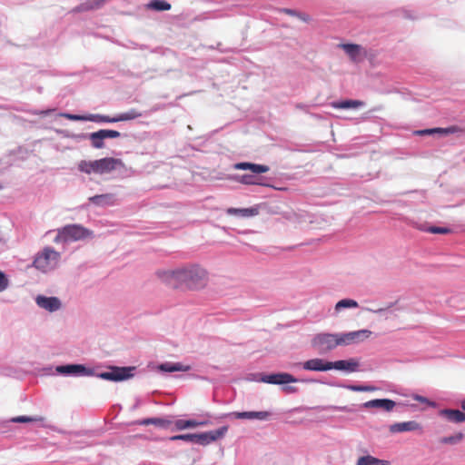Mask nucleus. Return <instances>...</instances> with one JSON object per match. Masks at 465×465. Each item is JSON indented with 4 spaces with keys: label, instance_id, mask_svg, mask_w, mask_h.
<instances>
[{
    "label": "nucleus",
    "instance_id": "obj_1",
    "mask_svg": "<svg viewBox=\"0 0 465 465\" xmlns=\"http://www.w3.org/2000/svg\"><path fill=\"white\" fill-rule=\"evenodd\" d=\"M156 275L163 283L173 289L201 290L208 282L207 272L198 265L177 270H162L158 271Z\"/></svg>",
    "mask_w": 465,
    "mask_h": 465
},
{
    "label": "nucleus",
    "instance_id": "obj_2",
    "mask_svg": "<svg viewBox=\"0 0 465 465\" xmlns=\"http://www.w3.org/2000/svg\"><path fill=\"white\" fill-rule=\"evenodd\" d=\"M124 167L123 161L119 158L104 157L98 160H82L78 163L77 168L85 174H106Z\"/></svg>",
    "mask_w": 465,
    "mask_h": 465
},
{
    "label": "nucleus",
    "instance_id": "obj_3",
    "mask_svg": "<svg viewBox=\"0 0 465 465\" xmlns=\"http://www.w3.org/2000/svg\"><path fill=\"white\" fill-rule=\"evenodd\" d=\"M359 367V363L354 359L348 361L341 360L334 362L326 361L320 358H314L302 363V368L306 371H326L332 369L339 371H355Z\"/></svg>",
    "mask_w": 465,
    "mask_h": 465
},
{
    "label": "nucleus",
    "instance_id": "obj_4",
    "mask_svg": "<svg viewBox=\"0 0 465 465\" xmlns=\"http://www.w3.org/2000/svg\"><path fill=\"white\" fill-rule=\"evenodd\" d=\"M64 118L72 120V121H93V122H103V123H116V122H123V121H129L134 120L142 115L140 112H138L135 109H131L128 112L118 114L115 117H109L106 115H100V114H92L90 116H82L77 114H61Z\"/></svg>",
    "mask_w": 465,
    "mask_h": 465
},
{
    "label": "nucleus",
    "instance_id": "obj_5",
    "mask_svg": "<svg viewBox=\"0 0 465 465\" xmlns=\"http://www.w3.org/2000/svg\"><path fill=\"white\" fill-rule=\"evenodd\" d=\"M312 345L320 353H326L344 344L341 333H318L312 340Z\"/></svg>",
    "mask_w": 465,
    "mask_h": 465
},
{
    "label": "nucleus",
    "instance_id": "obj_6",
    "mask_svg": "<svg viewBox=\"0 0 465 465\" xmlns=\"http://www.w3.org/2000/svg\"><path fill=\"white\" fill-rule=\"evenodd\" d=\"M59 258V252L50 247H46L35 257L34 264L38 270L48 272L56 267Z\"/></svg>",
    "mask_w": 465,
    "mask_h": 465
},
{
    "label": "nucleus",
    "instance_id": "obj_7",
    "mask_svg": "<svg viewBox=\"0 0 465 465\" xmlns=\"http://www.w3.org/2000/svg\"><path fill=\"white\" fill-rule=\"evenodd\" d=\"M91 232L86 228L78 225H66L58 231L55 241L74 242L84 239L91 235Z\"/></svg>",
    "mask_w": 465,
    "mask_h": 465
},
{
    "label": "nucleus",
    "instance_id": "obj_8",
    "mask_svg": "<svg viewBox=\"0 0 465 465\" xmlns=\"http://www.w3.org/2000/svg\"><path fill=\"white\" fill-rule=\"evenodd\" d=\"M135 367H111L109 371L99 374V377L106 381H121L132 378Z\"/></svg>",
    "mask_w": 465,
    "mask_h": 465
},
{
    "label": "nucleus",
    "instance_id": "obj_9",
    "mask_svg": "<svg viewBox=\"0 0 465 465\" xmlns=\"http://www.w3.org/2000/svg\"><path fill=\"white\" fill-rule=\"evenodd\" d=\"M261 381L271 384H287L297 382L298 380L289 373L280 372L264 375L262 377Z\"/></svg>",
    "mask_w": 465,
    "mask_h": 465
},
{
    "label": "nucleus",
    "instance_id": "obj_10",
    "mask_svg": "<svg viewBox=\"0 0 465 465\" xmlns=\"http://www.w3.org/2000/svg\"><path fill=\"white\" fill-rule=\"evenodd\" d=\"M371 335V331L369 330H359L350 331L347 333H341L342 341L344 345H350L352 343H358L365 341Z\"/></svg>",
    "mask_w": 465,
    "mask_h": 465
},
{
    "label": "nucleus",
    "instance_id": "obj_11",
    "mask_svg": "<svg viewBox=\"0 0 465 465\" xmlns=\"http://www.w3.org/2000/svg\"><path fill=\"white\" fill-rule=\"evenodd\" d=\"M439 415L446 420L453 423H461L465 421V413L459 410L443 409L439 411Z\"/></svg>",
    "mask_w": 465,
    "mask_h": 465
},
{
    "label": "nucleus",
    "instance_id": "obj_12",
    "mask_svg": "<svg viewBox=\"0 0 465 465\" xmlns=\"http://www.w3.org/2000/svg\"><path fill=\"white\" fill-rule=\"evenodd\" d=\"M396 406V402L390 399H375L363 403L366 409L378 408L383 409L386 411H391Z\"/></svg>",
    "mask_w": 465,
    "mask_h": 465
},
{
    "label": "nucleus",
    "instance_id": "obj_13",
    "mask_svg": "<svg viewBox=\"0 0 465 465\" xmlns=\"http://www.w3.org/2000/svg\"><path fill=\"white\" fill-rule=\"evenodd\" d=\"M56 371L61 374L90 375L92 373L90 370H87L84 365L81 364L61 365L56 368Z\"/></svg>",
    "mask_w": 465,
    "mask_h": 465
},
{
    "label": "nucleus",
    "instance_id": "obj_14",
    "mask_svg": "<svg viewBox=\"0 0 465 465\" xmlns=\"http://www.w3.org/2000/svg\"><path fill=\"white\" fill-rule=\"evenodd\" d=\"M89 202L96 206H112L115 204L116 198L114 193H104L90 197Z\"/></svg>",
    "mask_w": 465,
    "mask_h": 465
},
{
    "label": "nucleus",
    "instance_id": "obj_15",
    "mask_svg": "<svg viewBox=\"0 0 465 465\" xmlns=\"http://www.w3.org/2000/svg\"><path fill=\"white\" fill-rule=\"evenodd\" d=\"M233 169H235V170H249L252 173H264L270 170L268 165L246 163V162L235 163L233 165Z\"/></svg>",
    "mask_w": 465,
    "mask_h": 465
},
{
    "label": "nucleus",
    "instance_id": "obj_16",
    "mask_svg": "<svg viewBox=\"0 0 465 465\" xmlns=\"http://www.w3.org/2000/svg\"><path fill=\"white\" fill-rule=\"evenodd\" d=\"M36 303L41 308L48 310L49 312H54L58 310L61 306L59 299L56 297L38 296L36 298Z\"/></svg>",
    "mask_w": 465,
    "mask_h": 465
},
{
    "label": "nucleus",
    "instance_id": "obj_17",
    "mask_svg": "<svg viewBox=\"0 0 465 465\" xmlns=\"http://www.w3.org/2000/svg\"><path fill=\"white\" fill-rule=\"evenodd\" d=\"M462 132V129L458 125H451L447 128H432V129H424L418 132L420 135H428L440 134L442 135H449L452 134H457Z\"/></svg>",
    "mask_w": 465,
    "mask_h": 465
},
{
    "label": "nucleus",
    "instance_id": "obj_18",
    "mask_svg": "<svg viewBox=\"0 0 465 465\" xmlns=\"http://www.w3.org/2000/svg\"><path fill=\"white\" fill-rule=\"evenodd\" d=\"M420 426L418 422L414 420L404 421L394 423L390 426V431L392 433L403 432V431H412L420 429Z\"/></svg>",
    "mask_w": 465,
    "mask_h": 465
},
{
    "label": "nucleus",
    "instance_id": "obj_19",
    "mask_svg": "<svg viewBox=\"0 0 465 465\" xmlns=\"http://www.w3.org/2000/svg\"><path fill=\"white\" fill-rule=\"evenodd\" d=\"M232 415L236 419H257L266 420L270 414L267 411H243V412H232Z\"/></svg>",
    "mask_w": 465,
    "mask_h": 465
},
{
    "label": "nucleus",
    "instance_id": "obj_20",
    "mask_svg": "<svg viewBox=\"0 0 465 465\" xmlns=\"http://www.w3.org/2000/svg\"><path fill=\"white\" fill-rule=\"evenodd\" d=\"M227 213L230 215H237L244 218L252 217L259 213V209L257 207H250V208H229L227 210Z\"/></svg>",
    "mask_w": 465,
    "mask_h": 465
},
{
    "label": "nucleus",
    "instance_id": "obj_21",
    "mask_svg": "<svg viewBox=\"0 0 465 465\" xmlns=\"http://www.w3.org/2000/svg\"><path fill=\"white\" fill-rule=\"evenodd\" d=\"M364 104L365 103L361 100H344L340 102H333L331 106L336 109H350L362 107Z\"/></svg>",
    "mask_w": 465,
    "mask_h": 465
},
{
    "label": "nucleus",
    "instance_id": "obj_22",
    "mask_svg": "<svg viewBox=\"0 0 465 465\" xmlns=\"http://www.w3.org/2000/svg\"><path fill=\"white\" fill-rule=\"evenodd\" d=\"M158 369L163 371L173 372V371H187L190 370L189 366H185L180 362H165L159 365Z\"/></svg>",
    "mask_w": 465,
    "mask_h": 465
},
{
    "label": "nucleus",
    "instance_id": "obj_23",
    "mask_svg": "<svg viewBox=\"0 0 465 465\" xmlns=\"http://www.w3.org/2000/svg\"><path fill=\"white\" fill-rule=\"evenodd\" d=\"M356 465H391L388 460H380L371 455L360 457Z\"/></svg>",
    "mask_w": 465,
    "mask_h": 465
},
{
    "label": "nucleus",
    "instance_id": "obj_24",
    "mask_svg": "<svg viewBox=\"0 0 465 465\" xmlns=\"http://www.w3.org/2000/svg\"><path fill=\"white\" fill-rule=\"evenodd\" d=\"M341 47L353 62L358 61V56L361 51L360 45L354 44H345L342 45Z\"/></svg>",
    "mask_w": 465,
    "mask_h": 465
},
{
    "label": "nucleus",
    "instance_id": "obj_25",
    "mask_svg": "<svg viewBox=\"0 0 465 465\" xmlns=\"http://www.w3.org/2000/svg\"><path fill=\"white\" fill-rule=\"evenodd\" d=\"M172 423H173V421H171L169 420H165V419H161V418H149V419H145L140 422V424H142V425L153 424V425H156V426L163 427V428H168Z\"/></svg>",
    "mask_w": 465,
    "mask_h": 465
},
{
    "label": "nucleus",
    "instance_id": "obj_26",
    "mask_svg": "<svg viewBox=\"0 0 465 465\" xmlns=\"http://www.w3.org/2000/svg\"><path fill=\"white\" fill-rule=\"evenodd\" d=\"M235 181L247 185L261 184L259 178L253 174L238 175L235 177Z\"/></svg>",
    "mask_w": 465,
    "mask_h": 465
},
{
    "label": "nucleus",
    "instance_id": "obj_27",
    "mask_svg": "<svg viewBox=\"0 0 465 465\" xmlns=\"http://www.w3.org/2000/svg\"><path fill=\"white\" fill-rule=\"evenodd\" d=\"M89 139L91 141L92 146L97 149L104 148V139L100 131L90 134Z\"/></svg>",
    "mask_w": 465,
    "mask_h": 465
},
{
    "label": "nucleus",
    "instance_id": "obj_28",
    "mask_svg": "<svg viewBox=\"0 0 465 465\" xmlns=\"http://www.w3.org/2000/svg\"><path fill=\"white\" fill-rule=\"evenodd\" d=\"M228 431V426H223L215 430L207 431L211 442L216 441L225 436Z\"/></svg>",
    "mask_w": 465,
    "mask_h": 465
},
{
    "label": "nucleus",
    "instance_id": "obj_29",
    "mask_svg": "<svg viewBox=\"0 0 465 465\" xmlns=\"http://www.w3.org/2000/svg\"><path fill=\"white\" fill-rule=\"evenodd\" d=\"M464 438V435L461 432L456 433L455 435L443 437L440 440L441 444L445 445H455L460 442Z\"/></svg>",
    "mask_w": 465,
    "mask_h": 465
},
{
    "label": "nucleus",
    "instance_id": "obj_30",
    "mask_svg": "<svg viewBox=\"0 0 465 465\" xmlns=\"http://www.w3.org/2000/svg\"><path fill=\"white\" fill-rule=\"evenodd\" d=\"M358 306L359 305L356 301L351 300V299H343V300L339 301L336 303L335 310L337 312H340L341 310L345 309V308H357Z\"/></svg>",
    "mask_w": 465,
    "mask_h": 465
},
{
    "label": "nucleus",
    "instance_id": "obj_31",
    "mask_svg": "<svg viewBox=\"0 0 465 465\" xmlns=\"http://www.w3.org/2000/svg\"><path fill=\"white\" fill-rule=\"evenodd\" d=\"M149 7L157 11H167L171 9V5L163 0H153L149 4Z\"/></svg>",
    "mask_w": 465,
    "mask_h": 465
},
{
    "label": "nucleus",
    "instance_id": "obj_32",
    "mask_svg": "<svg viewBox=\"0 0 465 465\" xmlns=\"http://www.w3.org/2000/svg\"><path fill=\"white\" fill-rule=\"evenodd\" d=\"M172 441L183 440L195 443V433L174 435L169 438Z\"/></svg>",
    "mask_w": 465,
    "mask_h": 465
},
{
    "label": "nucleus",
    "instance_id": "obj_33",
    "mask_svg": "<svg viewBox=\"0 0 465 465\" xmlns=\"http://www.w3.org/2000/svg\"><path fill=\"white\" fill-rule=\"evenodd\" d=\"M195 443L205 446L212 442L209 440V436H208L207 432H203V433H195Z\"/></svg>",
    "mask_w": 465,
    "mask_h": 465
},
{
    "label": "nucleus",
    "instance_id": "obj_34",
    "mask_svg": "<svg viewBox=\"0 0 465 465\" xmlns=\"http://www.w3.org/2000/svg\"><path fill=\"white\" fill-rule=\"evenodd\" d=\"M42 418L29 417V416H17L11 419L12 422H33L42 420Z\"/></svg>",
    "mask_w": 465,
    "mask_h": 465
},
{
    "label": "nucleus",
    "instance_id": "obj_35",
    "mask_svg": "<svg viewBox=\"0 0 465 465\" xmlns=\"http://www.w3.org/2000/svg\"><path fill=\"white\" fill-rule=\"evenodd\" d=\"M346 388L352 391H373L375 388L372 386L348 385Z\"/></svg>",
    "mask_w": 465,
    "mask_h": 465
},
{
    "label": "nucleus",
    "instance_id": "obj_36",
    "mask_svg": "<svg viewBox=\"0 0 465 465\" xmlns=\"http://www.w3.org/2000/svg\"><path fill=\"white\" fill-rule=\"evenodd\" d=\"M105 0H88L85 4V9H97L104 4Z\"/></svg>",
    "mask_w": 465,
    "mask_h": 465
},
{
    "label": "nucleus",
    "instance_id": "obj_37",
    "mask_svg": "<svg viewBox=\"0 0 465 465\" xmlns=\"http://www.w3.org/2000/svg\"><path fill=\"white\" fill-rule=\"evenodd\" d=\"M99 131H100V134H103L104 139L117 138V137L120 136V133L118 131L105 130V129H102V130H99Z\"/></svg>",
    "mask_w": 465,
    "mask_h": 465
},
{
    "label": "nucleus",
    "instance_id": "obj_38",
    "mask_svg": "<svg viewBox=\"0 0 465 465\" xmlns=\"http://www.w3.org/2000/svg\"><path fill=\"white\" fill-rule=\"evenodd\" d=\"M428 232L430 233L447 234V233L450 232V230L446 227L431 226L428 229Z\"/></svg>",
    "mask_w": 465,
    "mask_h": 465
},
{
    "label": "nucleus",
    "instance_id": "obj_39",
    "mask_svg": "<svg viewBox=\"0 0 465 465\" xmlns=\"http://www.w3.org/2000/svg\"><path fill=\"white\" fill-rule=\"evenodd\" d=\"M188 429L196 428L199 426H205L208 424L207 420H187Z\"/></svg>",
    "mask_w": 465,
    "mask_h": 465
},
{
    "label": "nucleus",
    "instance_id": "obj_40",
    "mask_svg": "<svg viewBox=\"0 0 465 465\" xmlns=\"http://www.w3.org/2000/svg\"><path fill=\"white\" fill-rule=\"evenodd\" d=\"M173 425L175 430H183L188 429L187 420H176L173 421Z\"/></svg>",
    "mask_w": 465,
    "mask_h": 465
},
{
    "label": "nucleus",
    "instance_id": "obj_41",
    "mask_svg": "<svg viewBox=\"0 0 465 465\" xmlns=\"http://www.w3.org/2000/svg\"><path fill=\"white\" fill-rule=\"evenodd\" d=\"M8 286V280L6 276L0 272V292L5 291Z\"/></svg>",
    "mask_w": 465,
    "mask_h": 465
},
{
    "label": "nucleus",
    "instance_id": "obj_42",
    "mask_svg": "<svg viewBox=\"0 0 465 465\" xmlns=\"http://www.w3.org/2000/svg\"><path fill=\"white\" fill-rule=\"evenodd\" d=\"M297 17H299L300 19H302L304 22L310 21V16L304 13H298Z\"/></svg>",
    "mask_w": 465,
    "mask_h": 465
},
{
    "label": "nucleus",
    "instance_id": "obj_43",
    "mask_svg": "<svg viewBox=\"0 0 465 465\" xmlns=\"http://www.w3.org/2000/svg\"><path fill=\"white\" fill-rule=\"evenodd\" d=\"M282 12L287 14V15H296L297 16V15H298V13L295 10L288 9V8L283 9Z\"/></svg>",
    "mask_w": 465,
    "mask_h": 465
},
{
    "label": "nucleus",
    "instance_id": "obj_44",
    "mask_svg": "<svg viewBox=\"0 0 465 465\" xmlns=\"http://www.w3.org/2000/svg\"><path fill=\"white\" fill-rule=\"evenodd\" d=\"M415 399H416L418 401L422 402V403H429V402H430V401H429V400H428L427 398L422 397V396H417Z\"/></svg>",
    "mask_w": 465,
    "mask_h": 465
},
{
    "label": "nucleus",
    "instance_id": "obj_45",
    "mask_svg": "<svg viewBox=\"0 0 465 465\" xmlns=\"http://www.w3.org/2000/svg\"><path fill=\"white\" fill-rule=\"evenodd\" d=\"M369 312H371L373 313H381L382 312L385 311V308H379V309H376V310H373V309H367Z\"/></svg>",
    "mask_w": 465,
    "mask_h": 465
},
{
    "label": "nucleus",
    "instance_id": "obj_46",
    "mask_svg": "<svg viewBox=\"0 0 465 465\" xmlns=\"http://www.w3.org/2000/svg\"><path fill=\"white\" fill-rule=\"evenodd\" d=\"M460 407L463 411H465V399L460 401Z\"/></svg>",
    "mask_w": 465,
    "mask_h": 465
}]
</instances>
